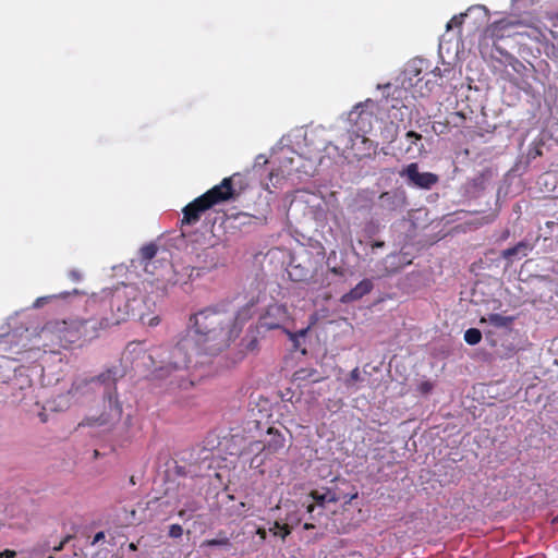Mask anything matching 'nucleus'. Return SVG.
I'll list each match as a JSON object with an SVG mask.
<instances>
[{"instance_id": "obj_11", "label": "nucleus", "mask_w": 558, "mask_h": 558, "mask_svg": "<svg viewBox=\"0 0 558 558\" xmlns=\"http://www.w3.org/2000/svg\"><path fill=\"white\" fill-rule=\"evenodd\" d=\"M158 252V247L155 243H148L144 245L140 250V256L142 259V263H144L143 267L146 272H149L151 275H155L154 269H150V267H154V265H150V262L156 257Z\"/></svg>"}, {"instance_id": "obj_24", "label": "nucleus", "mask_w": 558, "mask_h": 558, "mask_svg": "<svg viewBox=\"0 0 558 558\" xmlns=\"http://www.w3.org/2000/svg\"><path fill=\"white\" fill-rule=\"evenodd\" d=\"M372 117H373V114L371 112H366V111L362 110L359 113V121H360L359 123H363V124H364V122L371 123Z\"/></svg>"}, {"instance_id": "obj_1", "label": "nucleus", "mask_w": 558, "mask_h": 558, "mask_svg": "<svg viewBox=\"0 0 558 558\" xmlns=\"http://www.w3.org/2000/svg\"><path fill=\"white\" fill-rule=\"evenodd\" d=\"M252 318V307L246 305L236 312L223 305L207 306L189 318L187 333L192 340L181 339L171 351L167 369H183L191 363V351L197 354L217 355L227 350L241 335Z\"/></svg>"}, {"instance_id": "obj_43", "label": "nucleus", "mask_w": 558, "mask_h": 558, "mask_svg": "<svg viewBox=\"0 0 558 558\" xmlns=\"http://www.w3.org/2000/svg\"><path fill=\"white\" fill-rule=\"evenodd\" d=\"M48 558H53L52 556H49Z\"/></svg>"}, {"instance_id": "obj_10", "label": "nucleus", "mask_w": 558, "mask_h": 558, "mask_svg": "<svg viewBox=\"0 0 558 558\" xmlns=\"http://www.w3.org/2000/svg\"><path fill=\"white\" fill-rule=\"evenodd\" d=\"M310 497L313 499L314 502L308 504L306 506V511L308 513H312L315 510L316 505L319 507H324L326 502H337L339 500L336 493L330 489H327L325 493L312 490L310 493Z\"/></svg>"}, {"instance_id": "obj_36", "label": "nucleus", "mask_w": 558, "mask_h": 558, "mask_svg": "<svg viewBox=\"0 0 558 558\" xmlns=\"http://www.w3.org/2000/svg\"><path fill=\"white\" fill-rule=\"evenodd\" d=\"M289 275H290V277L292 278V280H294V281H300V280H302V278H301V277H296V276H294V274H293L292 271H290V272H289Z\"/></svg>"}, {"instance_id": "obj_37", "label": "nucleus", "mask_w": 558, "mask_h": 558, "mask_svg": "<svg viewBox=\"0 0 558 558\" xmlns=\"http://www.w3.org/2000/svg\"><path fill=\"white\" fill-rule=\"evenodd\" d=\"M129 548H130V550H136L137 549V547H136V545L134 543H130Z\"/></svg>"}, {"instance_id": "obj_30", "label": "nucleus", "mask_w": 558, "mask_h": 558, "mask_svg": "<svg viewBox=\"0 0 558 558\" xmlns=\"http://www.w3.org/2000/svg\"><path fill=\"white\" fill-rule=\"evenodd\" d=\"M256 534L259 536L262 541H265L267 537V531L264 527H258L256 530Z\"/></svg>"}, {"instance_id": "obj_4", "label": "nucleus", "mask_w": 558, "mask_h": 558, "mask_svg": "<svg viewBox=\"0 0 558 558\" xmlns=\"http://www.w3.org/2000/svg\"><path fill=\"white\" fill-rule=\"evenodd\" d=\"M400 175L408 179L409 184L429 190L438 182V175L432 172H420L418 165L412 162L400 171Z\"/></svg>"}, {"instance_id": "obj_21", "label": "nucleus", "mask_w": 558, "mask_h": 558, "mask_svg": "<svg viewBox=\"0 0 558 558\" xmlns=\"http://www.w3.org/2000/svg\"><path fill=\"white\" fill-rule=\"evenodd\" d=\"M433 384L428 380H425V381H422L418 387H417V390L422 393V395H427L432 390H433Z\"/></svg>"}, {"instance_id": "obj_26", "label": "nucleus", "mask_w": 558, "mask_h": 558, "mask_svg": "<svg viewBox=\"0 0 558 558\" xmlns=\"http://www.w3.org/2000/svg\"><path fill=\"white\" fill-rule=\"evenodd\" d=\"M68 276L74 282H78L82 279V274L77 269L70 270Z\"/></svg>"}, {"instance_id": "obj_41", "label": "nucleus", "mask_w": 558, "mask_h": 558, "mask_svg": "<svg viewBox=\"0 0 558 558\" xmlns=\"http://www.w3.org/2000/svg\"><path fill=\"white\" fill-rule=\"evenodd\" d=\"M490 335H492V332H490V331H487V332H486V337H487V338H488Z\"/></svg>"}, {"instance_id": "obj_2", "label": "nucleus", "mask_w": 558, "mask_h": 558, "mask_svg": "<svg viewBox=\"0 0 558 558\" xmlns=\"http://www.w3.org/2000/svg\"><path fill=\"white\" fill-rule=\"evenodd\" d=\"M90 311H98L99 317L71 319L50 324L51 330H74L77 338H93L97 330L106 329L126 322L133 311L131 299L120 290L106 291L102 295H92L86 301Z\"/></svg>"}, {"instance_id": "obj_35", "label": "nucleus", "mask_w": 558, "mask_h": 558, "mask_svg": "<svg viewBox=\"0 0 558 558\" xmlns=\"http://www.w3.org/2000/svg\"><path fill=\"white\" fill-rule=\"evenodd\" d=\"M314 527H315V525L313 523H308V522L304 523V525H303L304 530H312Z\"/></svg>"}, {"instance_id": "obj_3", "label": "nucleus", "mask_w": 558, "mask_h": 558, "mask_svg": "<svg viewBox=\"0 0 558 558\" xmlns=\"http://www.w3.org/2000/svg\"><path fill=\"white\" fill-rule=\"evenodd\" d=\"M233 177L225 178L220 184L215 185L203 195L189 203L183 209L181 226L196 225L202 215L217 204L234 199Z\"/></svg>"}, {"instance_id": "obj_23", "label": "nucleus", "mask_w": 558, "mask_h": 558, "mask_svg": "<svg viewBox=\"0 0 558 558\" xmlns=\"http://www.w3.org/2000/svg\"><path fill=\"white\" fill-rule=\"evenodd\" d=\"M405 136L411 142V144H415L416 141L422 140V135L414 131H409Z\"/></svg>"}, {"instance_id": "obj_17", "label": "nucleus", "mask_w": 558, "mask_h": 558, "mask_svg": "<svg viewBox=\"0 0 558 558\" xmlns=\"http://www.w3.org/2000/svg\"><path fill=\"white\" fill-rule=\"evenodd\" d=\"M316 375H317V371L313 369V368H302V369H299L298 372H295V374H294L295 379H299V380L310 379L314 383L319 380V378Z\"/></svg>"}, {"instance_id": "obj_22", "label": "nucleus", "mask_w": 558, "mask_h": 558, "mask_svg": "<svg viewBox=\"0 0 558 558\" xmlns=\"http://www.w3.org/2000/svg\"><path fill=\"white\" fill-rule=\"evenodd\" d=\"M360 378H361L360 369H359V367H355L354 369L351 371V373L349 375L348 385L350 383L360 380Z\"/></svg>"}, {"instance_id": "obj_12", "label": "nucleus", "mask_w": 558, "mask_h": 558, "mask_svg": "<svg viewBox=\"0 0 558 558\" xmlns=\"http://www.w3.org/2000/svg\"><path fill=\"white\" fill-rule=\"evenodd\" d=\"M514 319V316H504L501 314L494 313L489 314L487 317H482L480 323H489L496 328H505L510 330Z\"/></svg>"}, {"instance_id": "obj_40", "label": "nucleus", "mask_w": 558, "mask_h": 558, "mask_svg": "<svg viewBox=\"0 0 558 558\" xmlns=\"http://www.w3.org/2000/svg\"><path fill=\"white\" fill-rule=\"evenodd\" d=\"M113 399V396L111 393H109V401L111 402Z\"/></svg>"}, {"instance_id": "obj_29", "label": "nucleus", "mask_w": 558, "mask_h": 558, "mask_svg": "<svg viewBox=\"0 0 558 558\" xmlns=\"http://www.w3.org/2000/svg\"><path fill=\"white\" fill-rule=\"evenodd\" d=\"M104 538H105V532L100 531V532L95 534L92 544L95 545L98 542L102 541Z\"/></svg>"}, {"instance_id": "obj_38", "label": "nucleus", "mask_w": 558, "mask_h": 558, "mask_svg": "<svg viewBox=\"0 0 558 558\" xmlns=\"http://www.w3.org/2000/svg\"><path fill=\"white\" fill-rule=\"evenodd\" d=\"M555 225H556V222H554V221H547V222H546V227H548V228H551V227H554Z\"/></svg>"}, {"instance_id": "obj_31", "label": "nucleus", "mask_w": 558, "mask_h": 558, "mask_svg": "<svg viewBox=\"0 0 558 558\" xmlns=\"http://www.w3.org/2000/svg\"><path fill=\"white\" fill-rule=\"evenodd\" d=\"M216 267H217V265H199V268H202L204 270H211Z\"/></svg>"}, {"instance_id": "obj_8", "label": "nucleus", "mask_w": 558, "mask_h": 558, "mask_svg": "<svg viewBox=\"0 0 558 558\" xmlns=\"http://www.w3.org/2000/svg\"><path fill=\"white\" fill-rule=\"evenodd\" d=\"M515 25H518V22L515 21L501 19L499 21H495L494 23H492L487 27L486 34L492 39L499 40L505 37H508L510 35L509 31L513 28Z\"/></svg>"}, {"instance_id": "obj_13", "label": "nucleus", "mask_w": 558, "mask_h": 558, "mask_svg": "<svg viewBox=\"0 0 558 558\" xmlns=\"http://www.w3.org/2000/svg\"><path fill=\"white\" fill-rule=\"evenodd\" d=\"M531 250L532 246L529 242L520 241L514 246L504 250L501 252V257L507 259L511 264L512 257L517 255L526 256Z\"/></svg>"}, {"instance_id": "obj_42", "label": "nucleus", "mask_w": 558, "mask_h": 558, "mask_svg": "<svg viewBox=\"0 0 558 558\" xmlns=\"http://www.w3.org/2000/svg\"><path fill=\"white\" fill-rule=\"evenodd\" d=\"M359 129L366 132V130L363 126H359Z\"/></svg>"}, {"instance_id": "obj_33", "label": "nucleus", "mask_w": 558, "mask_h": 558, "mask_svg": "<svg viewBox=\"0 0 558 558\" xmlns=\"http://www.w3.org/2000/svg\"><path fill=\"white\" fill-rule=\"evenodd\" d=\"M65 542H66V538H65L64 541H62V542H61L58 546H56L53 549H54L56 551L61 550V549L63 548V546H64Z\"/></svg>"}, {"instance_id": "obj_39", "label": "nucleus", "mask_w": 558, "mask_h": 558, "mask_svg": "<svg viewBox=\"0 0 558 558\" xmlns=\"http://www.w3.org/2000/svg\"><path fill=\"white\" fill-rule=\"evenodd\" d=\"M184 513H185V511H184V510H181V511L179 512V515H180V517H183V515H184Z\"/></svg>"}, {"instance_id": "obj_28", "label": "nucleus", "mask_w": 558, "mask_h": 558, "mask_svg": "<svg viewBox=\"0 0 558 558\" xmlns=\"http://www.w3.org/2000/svg\"><path fill=\"white\" fill-rule=\"evenodd\" d=\"M159 324H160V318H159V316H153V317H150V318L148 319V322H147V325H148V326H150V327H155V326H157V325H159Z\"/></svg>"}, {"instance_id": "obj_25", "label": "nucleus", "mask_w": 558, "mask_h": 558, "mask_svg": "<svg viewBox=\"0 0 558 558\" xmlns=\"http://www.w3.org/2000/svg\"><path fill=\"white\" fill-rule=\"evenodd\" d=\"M450 72H451V70H450V69H448V68H446V69H444V70H441L440 68H435V69L432 71V74H433L434 76H436V77L442 78V77L446 75V73H450Z\"/></svg>"}, {"instance_id": "obj_5", "label": "nucleus", "mask_w": 558, "mask_h": 558, "mask_svg": "<svg viewBox=\"0 0 558 558\" xmlns=\"http://www.w3.org/2000/svg\"><path fill=\"white\" fill-rule=\"evenodd\" d=\"M288 319V313L282 305H270L259 317V327L266 330L279 329Z\"/></svg>"}, {"instance_id": "obj_9", "label": "nucleus", "mask_w": 558, "mask_h": 558, "mask_svg": "<svg viewBox=\"0 0 558 558\" xmlns=\"http://www.w3.org/2000/svg\"><path fill=\"white\" fill-rule=\"evenodd\" d=\"M373 282L369 279H363L349 292L344 293L341 298V302L350 303L362 299L373 290Z\"/></svg>"}, {"instance_id": "obj_34", "label": "nucleus", "mask_w": 558, "mask_h": 558, "mask_svg": "<svg viewBox=\"0 0 558 558\" xmlns=\"http://www.w3.org/2000/svg\"><path fill=\"white\" fill-rule=\"evenodd\" d=\"M359 496V493L357 492H354V494H352L349 498V500L345 501V504H350L353 499L357 498Z\"/></svg>"}, {"instance_id": "obj_6", "label": "nucleus", "mask_w": 558, "mask_h": 558, "mask_svg": "<svg viewBox=\"0 0 558 558\" xmlns=\"http://www.w3.org/2000/svg\"><path fill=\"white\" fill-rule=\"evenodd\" d=\"M255 446L256 450L264 451L266 454H275L284 448L286 438L278 429L269 427L263 444L256 442Z\"/></svg>"}, {"instance_id": "obj_14", "label": "nucleus", "mask_w": 558, "mask_h": 558, "mask_svg": "<svg viewBox=\"0 0 558 558\" xmlns=\"http://www.w3.org/2000/svg\"><path fill=\"white\" fill-rule=\"evenodd\" d=\"M122 376H123V374L120 372V369L117 366H112V367L107 368L101 374H99L96 377V379L99 383H101L108 387H112L116 390V384H117L118 379L121 378Z\"/></svg>"}, {"instance_id": "obj_7", "label": "nucleus", "mask_w": 558, "mask_h": 558, "mask_svg": "<svg viewBox=\"0 0 558 558\" xmlns=\"http://www.w3.org/2000/svg\"><path fill=\"white\" fill-rule=\"evenodd\" d=\"M379 205L388 211L401 210L407 206V195L399 190L384 192L379 196Z\"/></svg>"}, {"instance_id": "obj_15", "label": "nucleus", "mask_w": 558, "mask_h": 558, "mask_svg": "<svg viewBox=\"0 0 558 558\" xmlns=\"http://www.w3.org/2000/svg\"><path fill=\"white\" fill-rule=\"evenodd\" d=\"M230 538L223 531H219L216 538L205 539L202 547L229 546Z\"/></svg>"}, {"instance_id": "obj_18", "label": "nucleus", "mask_w": 558, "mask_h": 558, "mask_svg": "<svg viewBox=\"0 0 558 558\" xmlns=\"http://www.w3.org/2000/svg\"><path fill=\"white\" fill-rule=\"evenodd\" d=\"M275 536H280L286 539L291 534V529L288 524H280L278 521L275 522L274 529L269 530Z\"/></svg>"}, {"instance_id": "obj_20", "label": "nucleus", "mask_w": 558, "mask_h": 558, "mask_svg": "<svg viewBox=\"0 0 558 558\" xmlns=\"http://www.w3.org/2000/svg\"><path fill=\"white\" fill-rule=\"evenodd\" d=\"M183 535V527L180 524H171L169 527V536L171 538H180Z\"/></svg>"}, {"instance_id": "obj_27", "label": "nucleus", "mask_w": 558, "mask_h": 558, "mask_svg": "<svg viewBox=\"0 0 558 558\" xmlns=\"http://www.w3.org/2000/svg\"><path fill=\"white\" fill-rule=\"evenodd\" d=\"M16 553L11 549H5L2 553H0V558H14Z\"/></svg>"}, {"instance_id": "obj_32", "label": "nucleus", "mask_w": 558, "mask_h": 558, "mask_svg": "<svg viewBox=\"0 0 558 558\" xmlns=\"http://www.w3.org/2000/svg\"><path fill=\"white\" fill-rule=\"evenodd\" d=\"M385 243L383 241H376L372 244V248L383 247Z\"/></svg>"}, {"instance_id": "obj_19", "label": "nucleus", "mask_w": 558, "mask_h": 558, "mask_svg": "<svg viewBox=\"0 0 558 558\" xmlns=\"http://www.w3.org/2000/svg\"><path fill=\"white\" fill-rule=\"evenodd\" d=\"M466 16V13H460L451 17V20L447 23L446 29L450 31L454 27H461L463 24V20Z\"/></svg>"}, {"instance_id": "obj_16", "label": "nucleus", "mask_w": 558, "mask_h": 558, "mask_svg": "<svg viewBox=\"0 0 558 558\" xmlns=\"http://www.w3.org/2000/svg\"><path fill=\"white\" fill-rule=\"evenodd\" d=\"M482 340V332L477 328H470L464 332V341L470 345H475Z\"/></svg>"}]
</instances>
